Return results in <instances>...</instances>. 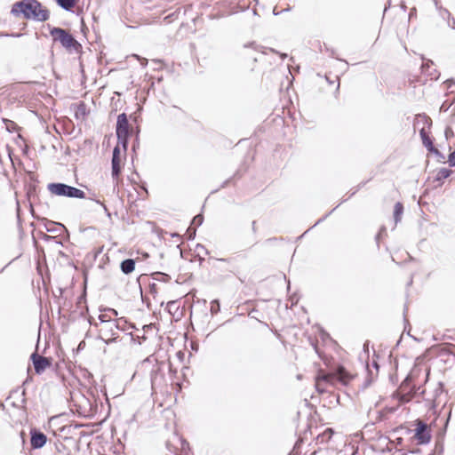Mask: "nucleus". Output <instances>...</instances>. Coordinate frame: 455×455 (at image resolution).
<instances>
[{"label": "nucleus", "mask_w": 455, "mask_h": 455, "mask_svg": "<svg viewBox=\"0 0 455 455\" xmlns=\"http://www.w3.org/2000/svg\"><path fill=\"white\" fill-rule=\"evenodd\" d=\"M385 230H386V228L383 227V228H381L380 232L378 234V235H377V237H376V238H377V239H379V235H380L381 232H382V231H385Z\"/></svg>", "instance_id": "ea45409f"}, {"label": "nucleus", "mask_w": 455, "mask_h": 455, "mask_svg": "<svg viewBox=\"0 0 455 455\" xmlns=\"http://www.w3.org/2000/svg\"><path fill=\"white\" fill-rule=\"evenodd\" d=\"M128 137L129 135H125L124 137H117L118 143L121 144L124 149H126L128 145Z\"/></svg>", "instance_id": "a878e982"}, {"label": "nucleus", "mask_w": 455, "mask_h": 455, "mask_svg": "<svg viewBox=\"0 0 455 455\" xmlns=\"http://www.w3.org/2000/svg\"><path fill=\"white\" fill-rule=\"evenodd\" d=\"M116 132L117 137L129 135V122L125 113L118 115Z\"/></svg>", "instance_id": "f8f14e48"}, {"label": "nucleus", "mask_w": 455, "mask_h": 455, "mask_svg": "<svg viewBox=\"0 0 455 455\" xmlns=\"http://www.w3.org/2000/svg\"><path fill=\"white\" fill-rule=\"evenodd\" d=\"M403 212V205L402 203L397 202L394 207V220L395 225L401 220Z\"/></svg>", "instance_id": "6ab92c4d"}, {"label": "nucleus", "mask_w": 455, "mask_h": 455, "mask_svg": "<svg viewBox=\"0 0 455 455\" xmlns=\"http://www.w3.org/2000/svg\"><path fill=\"white\" fill-rule=\"evenodd\" d=\"M119 395H120V394L114 395V396H113V399L117 398Z\"/></svg>", "instance_id": "a18cd8bd"}, {"label": "nucleus", "mask_w": 455, "mask_h": 455, "mask_svg": "<svg viewBox=\"0 0 455 455\" xmlns=\"http://www.w3.org/2000/svg\"><path fill=\"white\" fill-rule=\"evenodd\" d=\"M31 360L34 364L35 371L37 374L42 373L47 367L51 366L52 364L51 358L39 355L36 353H33L31 355Z\"/></svg>", "instance_id": "9d476101"}, {"label": "nucleus", "mask_w": 455, "mask_h": 455, "mask_svg": "<svg viewBox=\"0 0 455 455\" xmlns=\"http://www.w3.org/2000/svg\"><path fill=\"white\" fill-rule=\"evenodd\" d=\"M74 406L76 412L84 418L97 417L100 420H105L110 413L109 400H80Z\"/></svg>", "instance_id": "7ed1b4c3"}, {"label": "nucleus", "mask_w": 455, "mask_h": 455, "mask_svg": "<svg viewBox=\"0 0 455 455\" xmlns=\"http://www.w3.org/2000/svg\"><path fill=\"white\" fill-rule=\"evenodd\" d=\"M52 238H53V237H52V236H50V235H45V236H44V239H45V240H47V241H48V240H51V239H52Z\"/></svg>", "instance_id": "a19ab883"}, {"label": "nucleus", "mask_w": 455, "mask_h": 455, "mask_svg": "<svg viewBox=\"0 0 455 455\" xmlns=\"http://www.w3.org/2000/svg\"><path fill=\"white\" fill-rule=\"evenodd\" d=\"M4 122L5 124L6 130L9 132H13L17 130V124L13 121L4 119Z\"/></svg>", "instance_id": "b1692460"}, {"label": "nucleus", "mask_w": 455, "mask_h": 455, "mask_svg": "<svg viewBox=\"0 0 455 455\" xmlns=\"http://www.w3.org/2000/svg\"><path fill=\"white\" fill-rule=\"evenodd\" d=\"M419 124H422L423 127H425V125H427L428 127H430L432 124V121L427 115L419 114L415 117L414 128H416V126Z\"/></svg>", "instance_id": "dca6fc26"}, {"label": "nucleus", "mask_w": 455, "mask_h": 455, "mask_svg": "<svg viewBox=\"0 0 455 455\" xmlns=\"http://www.w3.org/2000/svg\"><path fill=\"white\" fill-rule=\"evenodd\" d=\"M45 228L47 232L58 234V235H60L62 231H66V228L62 224L54 221H47Z\"/></svg>", "instance_id": "4468645a"}, {"label": "nucleus", "mask_w": 455, "mask_h": 455, "mask_svg": "<svg viewBox=\"0 0 455 455\" xmlns=\"http://www.w3.org/2000/svg\"><path fill=\"white\" fill-rule=\"evenodd\" d=\"M89 199L95 201V203H96V204H100V205L103 208L104 212H105L108 216H110V213H109V212H108V209L107 208V206H106V205H105V204H104L100 200L94 199V198H92V197H90Z\"/></svg>", "instance_id": "c756f323"}, {"label": "nucleus", "mask_w": 455, "mask_h": 455, "mask_svg": "<svg viewBox=\"0 0 455 455\" xmlns=\"http://www.w3.org/2000/svg\"><path fill=\"white\" fill-rule=\"evenodd\" d=\"M147 63H148V60H146V59H143V62H142V65H147Z\"/></svg>", "instance_id": "79ce46f5"}, {"label": "nucleus", "mask_w": 455, "mask_h": 455, "mask_svg": "<svg viewBox=\"0 0 455 455\" xmlns=\"http://www.w3.org/2000/svg\"><path fill=\"white\" fill-rule=\"evenodd\" d=\"M448 163L451 167L455 166V150L452 151L451 153H450V155L448 156Z\"/></svg>", "instance_id": "c85d7f7f"}, {"label": "nucleus", "mask_w": 455, "mask_h": 455, "mask_svg": "<svg viewBox=\"0 0 455 455\" xmlns=\"http://www.w3.org/2000/svg\"><path fill=\"white\" fill-rule=\"evenodd\" d=\"M220 260H221V261H225V262L228 261V259H220Z\"/></svg>", "instance_id": "c03bdc74"}, {"label": "nucleus", "mask_w": 455, "mask_h": 455, "mask_svg": "<svg viewBox=\"0 0 455 455\" xmlns=\"http://www.w3.org/2000/svg\"><path fill=\"white\" fill-rule=\"evenodd\" d=\"M47 436L41 431L32 428L30 430V445L33 449H40L45 445Z\"/></svg>", "instance_id": "9b49d317"}, {"label": "nucleus", "mask_w": 455, "mask_h": 455, "mask_svg": "<svg viewBox=\"0 0 455 455\" xmlns=\"http://www.w3.org/2000/svg\"><path fill=\"white\" fill-rule=\"evenodd\" d=\"M26 394L25 392V388L22 386H19L17 387L16 388H13L12 390H11L9 395L7 396V398H18V397H22L24 396Z\"/></svg>", "instance_id": "412c9836"}, {"label": "nucleus", "mask_w": 455, "mask_h": 455, "mask_svg": "<svg viewBox=\"0 0 455 455\" xmlns=\"http://www.w3.org/2000/svg\"><path fill=\"white\" fill-rule=\"evenodd\" d=\"M220 311V303L217 299L211 302V313L212 315L217 314Z\"/></svg>", "instance_id": "393cba45"}, {"label": "nucleus", "mask_w": 455, "mask_h": 455, "mask_svg": "<svg viewBox=\"0 0 455 455\" xmlns=\"http://www.w3.org/2000/svg\"><path fill=\"white\" fill-rule=\"evenodd\" d=\"M399 408V405L379 407V403H376L374 409H370L369 416L375 418V420L381 421L388 419L389 415L395 413Z\"/></svg>", "instance_id": "6e6552de"}, {"label": "nucleus", "mask_w": 455, "mask_h": 455, "mask_svg": "<svg viewBox=\"0 0 455 455\" xmlns=\"http://www.w3.org/2000/svg\"><path fill=\"white\" fill-rule=\"evenodd\" d=\"M421 371H423V377L427 379L429 375V368L427 366L424 369L415 367L402 382L396 392L393 394L392 398H415L423 395L426 388L417 386L419 381H415V379L419 377Z\"/></svg>", "instance_id": "f257e3e1"}, {"label": "nucleus", "mask_w": 455, "mask_h": 455, "mask_svg": "<svg viewBox=\"0 0 455 455\" xmlns=\"http://www.w3.org/2000/svg\"><path fill=\"white\" fill-rule=\"evenodd\" d=\"M173 16H174V13H172V14H170V15L166 16V17L164 18V20H170V19H172V17H173Z\"/></svg>", "instance_id": "58836bf2"}, {"label": "nucleus", "mask_w": 455, "mask_h": 455, "mask_svg": "<svg viewBox=\"0 0 455 455\" xmlns=\"http://www.w3.org/2000/svg\"><path fill=\"white\" fill-rule=\"evenodd\" d=\"M152 275L153 279L163 283H167L171 280V276L169 275L162 272H156Z\"/></svg>", "instance_id": "4be33fe9"}, {"label": "nucleus", "mask_w": 455, "mask_h": 455, "mask_svg": "<svg viewBox=\"0 0 455 455\" xmlns=\"http://www.w3.org/2000/svg\"><path fill=\"white\" fill-rule=\"evenodd\" d=\"M112 158H114V159L120 158V148H119L118 145L116 146L113 149Z\"/></svg>", "instance_id": "2f4dec72"}, {"label": "nucleus", "mask_w": 455, "mask_h": 455, "mask_svg": "<svg viewBox=\"0 0 455 455\" xmlns=\"http://www.w3.org/2000/svg\"><path fill=\"white\" fill-rule=\"evenodd\" d=\"M439 158L440 160H443L444 159V156L438 150V153H435Z\"/></svg>", "instance_id": "c9c22d12"}, {"label": "nucleus", "mask_w": 455, "mask_h": 455, "mask_svg": "<svg viewBox=\"0 0 455 455\" xmlns=\"http://www.w3.org/2000/svg\"><path fill=\"white\" fill-rule=\"evenodd\" d=\"M429 63L433 64L431 60H427V62L422 64V68L425 69L427 67H429Z\"/></svg>", "instance_id": "72a5a7b5"}, {"label": "nucleus", "mask_w": 455, "mask_h": 455, "mask_svg": "<svg viewBox=\"0 0 455 455\" xmlns=\"http://www.w3.org/2000/svg\"><path fill=\"white\" fill-rule=\"evenodd\" d=\"M11 13L14 16L22 15L27 20L46 21L50 12L37 0H21L12 4Z\"/></svg>", "instance_id": "f03ea898"}, {"label": "nucleus", "mask_w": 455, "mask_h": 455, "mask_svg": "<svg viewBox=\"0 0 455 455\" xmlns=\"http://www.w3.org/2000/svg\"><path fill=\"white\" fill-rule=\"evenodd\" d=\"M99 320L101 325L99 330L100 339H110V341H116L118 338V331L124 330L119 323L122 318L111 319L107 313H102L99 315Z\"/></svg>", "instance_id": "39448f33"}, {"label": "nucleus", "mask_w": 455, "mask_h": 455, "mask_svg": "<svg viewBox=\"0 0 455 455\" xmlns=\"http://www.w3.org/2000/svg\"><path fill=\"white\" fill-rule=\"evenodd\" d=\"M203 221H204L203 215L202 214H198V215L194 217V219L192 220V224H196L198 227V226L202 225Z\"/></svg>", "instance_id": "bb28decb"}, {"label": "nucleus", "mask_w": 455, "mask_h": 455, "mask_svg": "<svg viewBox=\"0 0 455 455\" xmlns=\"http://www.w3.org/2000/svg\"><path fill=\"white\" fill-rule=\"evenodd\" d=\"M419 135L422 140L423 145L427 148L428 151L432 153H438V149L435 148L433 141L429 138V136L427 134L425 131V127H422L419 130Z\"/></svg>", "instance_id": "ddd939ff"}, {"label": "nucleus", "mask_w": 455, "mask_h": 455, "mask_svg": "<svg viewBox=\"0 0 455 455\" xmlns=\"http://www.w3.org/2000/svg\"><path fill=\"white\" fill-rule=\"evenodd\" d=\"M443 393V384L438 383V387L435 389V395L433 398H437Z\"/></svg>", "instance_id": "cd10ccee"}, {"label": "nucleus", "mask_w": 455, "mask_h": 455, "mask_svg": "<svg viewBox=\"0 0 455 455\" xmlns=\"http://www.w3.org/2000/svg\"><path fill=\"white\" fill-rule=\"evenodd\" d=\"M132 148H133V149H135V148H137V145H135V143H134Z\"/></svg>", "instance_id": "de8ad7c7"}, {"label": "nucleus", "mask_w": 455, "mask_h": 455, "mask_svg": "<svg viewBox=\"0 0 455 455\" xmlns=\"http://www.w3.org/2000/svg\"><path fill=\"white\" fill-rule=\"evenodd\" d=\"M452 28H455V20L452 19Z\"/></svg>", "instance_id": "37998d69"}, {"label": "nucleus", "mask_w": 455, "mask_h": 455, "mask_svg": "<svg viewBox=\"0 0 455 455\" xmlns=\"http://www.w3.org/2000/svg\"><path fill=\"white\" fill-rule=\"evenodd\" d=\"M120 268L124 274H131L135 269V260L132 259L123 260L120 264Z\"/></svg>", "instance_id": "2eb2a0df"}, {"label": "nucleus", "mask_w": 455, "mask_h": 455, "mask_svg": "<svg viewBox=\"0 0 455 455\" xmlns=\"http://www.w3.org/2000/svg\"><path fill=\"white\" fill-rule=\"evenodd\" d=\"M163 407V403L161 402L158 403L157 407H156V403H154L153 408L154 410H157Z\"/></svg>", "instance_id": "f704fd0d"}, {"label": "nucleus", "mask_w": 455, "mask_h": 455, "mask_svg": "<svg viewBox=\"0 0 455 455\" xmlns=\"http://www.w3.org/2000/svg\"><path fill=\"white\" fill-rule=\"evenodd\" d=\"M47 189L51 194L58 196L79 199L86 198L85 193L83 190L65 183H50L47 186Z\"/></svg>", "instance_id": "0eeeda50"}, {"label": "nucleus", "mask_w": 455, "mask_h": 455, "mask_svg": "<svg viewBox=\"0 0 455 455\" xmlns=\"http://www.w3.org/2000/svg\"><path fill=\"white\" fill-rule=\"evenodd\" d=\"M251 229H252L253 233L256 232V221L255 220H253L251 223Z\"/></svg>", "instance_id": "e433bc0d"}, {"label": "nucleus", "mask_w": 455, "mask_h": 455, "mask_svg": "<svg viewBox=\"0 0 455 455\" xmlns=\"http://www.w3.org/2000/svg\"><path fill=\"white\" fill-rule=\"evenodd\" d=\"M53 42H58L69 53H79L82 51L81 44L68 30L53 27L50 29Z\"/></svg>", "instance_id": "20e7f679"}, {"label": "nucleus", "mask_w": 455, "mask_h": 455, "mask_svg": "<svg viewBox=\"0 0 455 455\" xmlns=\"http://www.w3.org/2000/svg\"><path fill=\"white\" fill-rule=\"evenodd\" d=\"M107 345L113 343L114 341H110V339H101Z\"/></svg>", "instance_id": "4c0bfd02"}, {"label": "nucleus", "mask_w": 455, "mask_h": 455, "mask_svg": "<svg viewBox=\"0 0 455 455\" xmlns=\"http://www.w3.org/2000/svg\"><path fill=\"white\" fill-rule=\"evenodd\" d=\"M333 435V430L331 428H327L324 433H323V436H327L328 439H330L331 437V435Z\"/></svg>", "instance_id": "473e14b6"}, {"label": "nucleus", "mask_w": 455, "mask_h": 455, "mask_svg": "<svg viewBox=\"0 0 455 455\" xmlns=\"http://www.w3.org/2000/svg\"><path fill=\"white\" fill-rule=\"evenodd\" d=\"M111 165H112V172H111L112 177L114 179H117L121 173V159L120 158H116V159L112 158Z\"/></svg>", "instance_id": "f3484780"}, {"label": "nucleus", "mask_w": 455, "mask_h": 455, "mask_svg": "<svg viewBox=\"0 0 455 455\" xmlns=\"http://www.w3.org/2000/svg\"><path fill=\"white\" fill-rule=\"evenodd\" d=\"M104 313H107L108 315V317L110 316L112 318V316H117L118 313L116 309L114 308H106L104 309Z\"/></svg>", "instance_id": "7c9ffc66"}, {"label": "nucleus", "mask_w": 455, "mask_h": 455, "mask_svg": "<svg viewBox=\"0 0 455 455\" xmlns=\"http://www.w3.org/2000/svg\"><path fill=\"white\" fill-rule=\"evenodd\" d=\"M169 304H170V305H173V304H175V301H172V302H170Z\"/></svg>", "instance_id": "09e8293b"}, {"label": "nucleus", "mask_w": 455, "mask_h": 455, "mask_svg": "<svg viewBox=\"0 0 455 455\" xmlns=\"http://www.w3.org/2000/svg\"><path fill=\"white\" fill-rule=\"evenodd\" d=\"M322 220H323V219L318 220V221L315 223V225L318 224L319 222H321Z\"/></svg>", "instance_id": "49530a36"}, {"label": "nucleus", "mask_w": 455, "mask_h": 455, "mask_svg": "<svg viewBox=\"0 0 455 455\" xmlns=\"http://www.w3.org/2000/svg\"><path fill=\"white\" fill-rule=\"evenodd\" d=\"M417 428L414 438L418 441L419 444H427L431 440V434L427 424L421 420H417Z\"/></svg>", "instance_id": "1a4fd4ad"}, {"label": "nucleus", "mask_w": 455, "mask_h": 455, "mask_svg": "<svg viewBox=\"0 0 455 455\" xmlns=\"http://www.w3.org/2000/svg\"><path fill=\"white\" fill-rule=\"evenodd\" d=\"M354 379L343 366H338L335 371L331 373L319 376L316 379V388L320 393H323L321 386L324 383H334L335 381L339 382L343 386H347L350 380Z\"/></svg>", "instance_id": "423d86ee"}, {"label": "nucleus", "mask_w": 455, "mask_h": 455, "mask_svg": "<svg viewBox=\"0 0 455 455\" xmlns=\"http://www.w3.org/2000/svg\"><path fill=\"white\" fill-rule=\"evenodd\" d=\"M433 1H434L435 5V8L439 11V15L443 20H450V19H451V12L447 9L443 8L441 5H439V0H433Z\"/></svg>", "instance_id": "aec40b11"}, {"label": "nucleus", "mask_w": 455, "mask_h": 455, "mask_svg": "<svg viewBox=\"0 0 455 455\" xmlns=\"http://www.w3.org/2000/svg\"><path fill=\"white\" fill-rule=\"evenodd\" d=\"M59 6L68 12H71L76 5V0H55Z\"/></svg>", "instance_id": "a211bd4d"}, {"label": "nucleus", "mask_w": 455, "mask_h": 455, "mask_svg": "<svg viewBox=\"0 0 455 455\" xmlns=\"http://www.w3.org/2000/svg\"><path fill=\"white\" fill-rule=\"evenodd\" d=\"M13 36H20V34L13 35Z\"/></svg>", "instance_id": "8fccbe9b"}, {"label": "nucleus", "mask_w": 455, "mask_h": 455, "mask_svg": "<svg viewBox=\"0 0 455 455\" xmlns=\"http://www.w3.org/2000/svg\"><path fill=\"white\" fill-rule=\"evenodd\" d=\"M451 174V171L446 168H442L438 171L436 174V180H443L447 179Z\"/></svg>", "instance_id": "5701e85b"}]
</instances>
